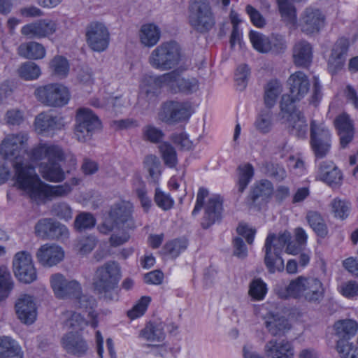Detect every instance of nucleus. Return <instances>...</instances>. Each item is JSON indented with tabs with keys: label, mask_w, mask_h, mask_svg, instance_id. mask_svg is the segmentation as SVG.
I'll return each instance as SVG.
<instances>
[{
	"label": "nucleus",
	"mask_w": 358,
	"mask_h": 358,
	"mask_svg": "<svg viewBox=\"0 0 358 358\" xmlns=\"http://www.w3.org/2000/svg\"><path fill=\"white\" fill-rule=\"evenodd\" d=\"M27 139L26 134H12L8 136L1 144V155L13 162L15 171V186L38 203L69 195L72 191L70 184L65 182L59 185H50L40 179L35 168L24 158Z\"/></svg>",
	"instance_id": "nucleus-1"
},
{
	"label": "nucleus",
	"mask_w": 358,
	"mask_h": 358,
	"mask_svg": "<svg viewBox=\"0 0 358 358\" xmlns=\"http://www.w3.org/2000/svg\"><path fill=\"white\" fill-rule=\"evenodd\" d=\"M31 155L34 161L46 160L39 164V171L45 180L52 182L65 179L64 164L68 159L71 165L76 163L73 155L66 154L59 145L52 143L38 144L32 149Z\"/></svg>",
	"instance_id": "nucleus-2"
},
{
	"label": "nucleus",
	"mask_w": 358,
	"mask_h": 358,
	"mask_svg": "<svg viewBox=\"0 0 358 358\" xmlns=\"http://www.w3.org/2000/svg\"><path fill=\"white\" fill-rule=\"evenodd\" d=\"M285 245V252L292 255H298L306 248L295 241H291V234L287 231L278 236L270 234L266 237L264 247V264L269 273H274L284 270V260L281 253Z\"/></svg>",
	"instance_id": "nucleus-3"
},
{
	"label": "nucleus",
	"mask_w": 358,
	"mask_h": 358,
	"mask_svg": "<svg viewBox=\"0 0 358 358\" xmlns=\"http://www.w3.org/2000/svg\"><path fill=\"white\" fill-rule=\"evenodd\" d=\"M169 87L173 92L191 94L199 88V82L194 78H185L178 70H173L158 76L145 78L141 85V94L154 96L157 89Z\"/></svg>",
	"instance_id": "nucleus-4"
},
{
	"label": "nucleus",
	"mask_w": 358,
	"mask_h": 358,
	"mask_svg": "<svg viewBox=\"0 0 358 358\" xmlns=\"http://www.w3.org/2000/svg\"><path fill=\"white\" fill-rule=\"evenodd\" d=\"M275 290L280 299H304L311 303H319L324 296L323 285L319 279L303 275L290 280L287 286L276 287Z\"/></svg>",
	"instance_id": "nucleus-5"
},
{
	"label": "nucleus",
	"mask_w": 358,
	"mask_h": 358,
	"mask_svg": "<svg viewBox=\"0 0 358 358\" xmlns=\"http://www.w3.org/2000/svg\"><path fill=\"white\" fill-rule=\"evenodd\" d=\"M121 278L120 267L115 261H108L96 268L93 278L94 292L106 301H117L118 285Z\"/></svg>",
	"instance_id": "nucleus-6"
},
{
	"label": "nucleus",
	"mask_w": 358,
	"mask_h": 358,
	"mask_svg": "<svg viewBox=\"0 0 358 358\" xmlns=\"http://www.w3.org/2000/svg\"><path fill=\"white\" fill-rule=\"evenodd\" d=\"M133 206L129 202L121 201L114 204L109 211V217L98 226L99 231L108 235L113 229L126 228L134 229L135 222L132 217Z\"/></svg>",
	"instance_id": "nucleus-7"
},
{
	"label": "nucleus",
	"mask_w": 358,
	"mask_h": 358,
	"mask_svg": "<svg viewBox=\"0 0 358 358\" xmlns=\"http://www.w3.org/2000/svg\"><path fill=\"white\" fill-rule=\"evenodd\" d=\"M180 60V48L175 41L162 43L151 52L148 57L150 65L162 71L176 68Z\"/></svg>",
	"instance_id": "nucleus-8"
},
{
	"label": "nucleus",
	"mask_w": 358,
	"mask_h": 358,
	"mask_svg": "<svg viewBox=\"0 0 358 358\" xmlns=\"http://www.w3.org/2000/svg\"><path fill=\"white\" fill-rule=\"evenodd\" d=\"M189 23L194 31L200 34H206L215 27V18L208 0H192Z\"/></svg>",
	"instance_id": "nucleus-9"
},
{
	"label": "nucleus",
	"mask_w": 358,
	"mask_h": 358,
	"mask_svg": "<svg viewBox=\"0 0 358 358\" xmlns=\"http://www.w3.org/2000/svg\"><path fill=\"white\" fill-rule=\"evenodd\" d=\"M34 94L44 106L54 108L66 106L71 99L69 90L60 83H49L39 86L35 90Z\"/></svg>",
	"instance_id": "nucleus-10"
},
{
	"label": "nucleus",
	"mask_w": 358,
	"mask_h": 358,
	"mask_svg": "<svg viewBox=\"0 0 358 358\" xmlns=\"http://www.w3.org/2000/svg\"><path fill=\"white\" fill-rule=\"evenodd\" d=\"M310 131V147L315 158L326 157L330 153L332 145V135L330 130L324 124L312 120Z\"/></svg>",
	"instance_id": "nucleus-11"
},
{
	"label": "nucleus",
	"mask_w": 358,
	"mask_h": 358,
	"mask_svg": "<svg viewBox=\"0 0 358 358\" xmlns=\"http://www.w3.org/2000/svg\"><path fill=\"white\" fill-rule=\"evenodd\" d=\"M76 121L74 134L80 142L87 141L96 131L101 129V122L98 116L89 108L78 109Z\"/></svg>",
	"instance_id": "nucleus-12"
},
{
	"label": "nucleus",
	"mask_w": 358,
	"mask_h": 358,
	"mask_svg": "<svg viewBox=\"0 0 358 358\" xmlns=\"http://www.w3.org/2000/svg\"><path fill=\"white\" fill-rule=\"evenodd\" d=\"M192 115L189 102L169 101L163 103L158 113L159 119L167 124L187 120Z\"/></svg>",
	"instance_id": "nucleus-13"
},
{
	"label": "nucleus",
	"mask_w": 358,
	"mask_h": 358,
	"mask_svg": "<svg viewBox=\"0 0 358 358\" xmlns=\"http://www.w3.org/2000/svg\"><path fill=\"white\" fill-rule=\"evenodd\" d=\"M50 282L55 296L58 299H73L81 294L80 283L76 280L66 279L60 273L52 274L50 278Z\"/></svg>",
	"instance_id": "nucleus-14"
},
{
	"label": "nucleus",
	"mask_w": 358,
	"mask_h": 358,
	"mask_svg": "<svg viewBox=\"0 0 358 358\" xmlns=\"http://www.w3.org/2000/svg\"><path fill=\"white\" fill-rule=\"evenodd\" d=\"M36 236L42 239H62L69 238L67 227L51 218H43L35 225Z\"/></svg>",
	"instance_id": "nucleus-15"
},
{
	"label": "nucleus",
	"mask_w": 358,
	"mask_h": 358,
	"mask_svg": "<svg viewBox=\"0 0 358 358\" xmlns=\"http://www.w3.org/2000/svg\"><path fill=\"white\" fill-rule=\"evenodd\" d=\"M85 37L88 46L94 51L103 52L108 46L110 34L102 23H90L86 28Z\"/></svg>",
	"instance_id": "nucleus-16"
},
{
	"label": "nucleus",
	"mask_w": 358,
	"mask_h": 358,
	"mask_svg": "<svg viewBox=\"0 0 358 358\" xmlns=\"http://www.w3.org/2000/svg\"><path fill=\"white\" fill-rule=\"evenodd\" d=\"M57 29V21L51 19H41L23 26L21 33L30 38H50Z\"/></svg>",
	"instance_id": "nucleus-17"
},
{
	"label": "nucleus",
	"mask_w": 358,
	"mask_h": 358,
	"mask_svg": "<svg viewBox=\"0 0 358 358\" xmlns=\"http://www.w3.org/2000/svg\"><path fill=\"white\" fill-rule=\"evenodd\" d=\"M349 41L346 38H341L333 45L328 60V69L331 74H335L343 69L345 64Z\"/></svg>",
	"instance_id": "nucleus-18"
},
{
	"label": "nucleus",
	"mask_w": 358,
	"mask_h": 358,
	"mask_svg": "<svg viewBox=\"0 0 358 358\" xmlns=\"http://www.w3.org/2000/svg\"><path fill=\"white\" fill-rule=\"evenodd\" d=\"M36 257L38 262L43 266L52 267L63 260L64 252L57 245L46 243L38 249Z\"/></svg>",
	"instance_id": "nucleus-19"
},
{
	"label": "nucleus",
	"mask_w": 358,
	"mask_h": 358,
	"mask_svg": "<svg viewBox=\"0 0 358 358\" xmlns=\"http://www.w3.org/2000/svg\"><path fill=\"white\" fill-rule=\"evenodd\" d=\"M15 311L22 322L27 324L34 323L37 316V308L33 296L21 295L15 303Z\"/></svg>",
	"instance_id": "nucleus-20"
},
{
	"label": "nucleus",
	"mask_w": 358,
	"mask_h": 358,
	"mask_svg": "<svg viewBox=\"0 0 358 358\" xmlns=\"http://www.w3.org/2000/svg\"><path fill=\"white\" fill-rule=\"evenodd\" d=\"M324 22V16L321 11L311 7L305 9L300 19L301 30L307 34L318 32Z\"/></svg>",
	"instance_id": "nucleus-21"
},
{
	"label": "nucleus",
	"mask_w": 358,
	"mask_h": 358,
	"mask_svg": "<svg viewBox=\"0 0 358 358\" xmlns=\"http://www.w3.org/2000/svg\"><path fill=\"white\" fill-rule=\"evenodd\" d=\"M222 211V200L219 195H213L205 206V211L201 219V225L203 229H208L221 219Z\"/></svg>",
	"instance_id": "nucleus-22"
},
{
	"label": "nucleus",
	"mask_w": 358,
	"mask_h": 358,
	"mask_svg": "<svg viewBox=\"0 0 358 358\" xmlns=\"http://www.w3.org/2000/svg\"><path fill=\"white\" fill-rule=\"evenodd\" d=\"M315 178L331 187L340 185L343 180L341 170L331 161H325L320 164Z\"/></svg>",
	"instance_id": "nucleus-23"
},
{
	"label": "nucleus",
	"mask_w": 358,
	"mask_h": 358,
	"mask_svg": "<svg viewBox=\"0 0 358 358\" xmlns=\"http://www.w3.org/2000/svg\"><path fill=\"white\" fill-rule=\"evenodd\" d=\"M268 358H294V348L286 340L271 339L264 346Z\"/></svg>",
	"instance_id": "nucleus-24"
},
{
	"label": "nucleus",
	"mask_w": 358,
	"mask_h": 358,
	"mask_svg": "<svg viewBox=\"0 0 358 358\" xmlns=\"http://www.w3.org/2000/svg\"><path fill=\"white\" fill-rule=\"evenodd\" d=\"M334 124L340 138L341 146L345 148L354 138L353 121L348 114L343 113L335 119Z\"/></svg>",
	"instance_id": "nucleus-25"
},
{
	"label": "nucleus",
	"mask_w": 358,
	"mask_h": 358,
	"mask_svg": "<svg viewBox=\"0 0 358 358\" xmlns=\"http://www.w3.org/2000/svg\"><path fill=\"white\" fill-rule=\"evenodd\" d=\"M62 343L68 353L78 357L85 355L89 350L87 341L83 337L73 332L65 334L62 339Z\"/></svg>",
	"instance_id": "nucleus-26"
},
{
	"label": "nucleus",
	"mask_w": 358,
	"mask_h": 358,
	"mask_svg": "<svg viewBox=\"0 0 358 358\" xmlns=\"http://www.w3.org/2000/svg\"><path fill=\"white\" fill-rule=\"evenodd\" d=\"M35 128L39 133L61 130L64 127L63 118L50 113H41L35 118Z\"/></svg>",
	"instance_id": "nucleus-27"
},
{
	"label": "nucleus",
	"mask_w": 358,
	"mask_h": 358,
	"mask_svg": "<svg viewBox=\"0 0 358 358\" xmlns=\"http://www.w3.org/2000/svg\"><path fill=\"white\" fill-rule=\"evenodd\" d=\"M289 92L293 99L301 100L309 92L310 82L306 75L302 71L292 74L287 80Z\"/></svg>",
	"instance_id": "nucleus-28"
},
{
	"label": "nucleus",
	"mask_w": 358,
	"mask_h": 358,
	"mask_svg": "<svg viewBox=\"0 0 358 358\" xmlns=\"http://www.w3.org/2000/svg\"><path fill=\"white\" fill-rule=\"evenodd\" d=\"M264 320L267 331L273 336H281L290 329L288 320L278 314L269 313Z\"/></svg>",
	"instance_id": "nucleus-29"
},
{
	"label": "nucleus",
	"mask_w": 358,
	"mask_h": 358,
	"mask_svg": "<svg viewBox=\"0 0 358 358\" xmlns=\"http://www.w3.org/2000/svg\"><path fill=\"white\" fill-rule=\"evenodd\" d=\"M358 330V322L352 319L338 320L333 325L334 334L338 338V341L349 340L353 337Z\"/></svg>",
	"instance_id": "nucleus-30"
},
{
	"label": "nucleus",
	"mask_w": 358,
	"mask_h": 358,
	"mask_svg": "<svg viewBox=\"0 0 358 358\" xmlns=\"http://www.w3.org/2000/svg\"><path fill=\"white\" fill-rule=\"evenodd\" d=\"M294 63L296 66L307 68L312 62L311 45L306 41H298L293 49Z\"/></svg>",
	"instance_id": "nucleus-31"
},
{
	"label": "nucleus",
	"mask_w": 358,
	"mask_h": 358,
	"mask_svg": "<svg viewBox=\"0 0 358 358\" xmlns=\"http://www.w3.org/2000/svg\"><path fill=\"white\" fill-rule=\"evenodd\" d=\"M282 119L287 123L288 127L291 128L292 134L302 138L306 136L308 124L304 115L300 110L294 111L289 116Z\"/></svg>",
	"instance_id": "nucleus-32"
},
{
	"label": "nucleus",
	"mask_w": 358,
	"mask_h": 358,
	"mask_svg": "<svg viewBox=\"0 0 358 358\" xmlns=\"http://www.w3.org/2000/svg\"><path fill=\"white\" fill-rule=\"evenodd\" d=\"M140 42L146 47L155 45L160 39L161 31L154 24L148 23L143 24L138 33Z\"/></svg>",
	"instance_id": "nucleus-33"
},
{
	"label": "nucleus",
	"mask_w": 358,
	"mask_h": 358,
	"mask_svg": "<svg viewBox=\"0 0 358 358\" xmlns=\"http://www.w3.org/2000/svg\"><path fill=\"white\" fill-rule=\"evenodd\" d=\"M18 55L29 59H41L45 56L44 46L35 41L23 43L17 48Z\"/></svg>",
	"instance_id": "nucleus-34"
},
{
	"label": "nucleus",
	"mask_w": 358,
	"mask_h": 358,
	"mask_svg": "<svg viewBox=\"0 0 358 358\" xmlns=\"http://www.w3.org/2000/svg\"><path fill=\"white\" fill-rule=\"evenodd\" d=\"M140 336L150 342H159L165 338L164 324L162 322H150L141 331Z\"/></svg>",
	"instance_id": "nucleus-35"
},
{
	"label": "nucleus",
	"mask_w": 358,
	"mask_h": 358,
	"mask_svg": "<svg viewBox=\"0 0 358 358\" xmlns=\"http://www.w3.org/2000/svg\"><path fill=\"white\" fill-rule=\"evenodd\" d=\"M1 358H23V352L18 343L10 337L0 338Z\"/></svg>",
	"instance_id": "nucleus-36"
},
{
	"label": "nucleus",
	"mask_w": 358,
	"mask_h": 358,
	"mask_svg": "<svg viewBox=\"0 0 358 358\" xmlns=\"http://www.w3.org/2000/svg\"><path fill=\"white\" fill-rule=\"evenodd\" d=\"M282 92V85L278 80L268 81L264 87V102L266 108H273Z\"/></svg>",
	"instance_id": "nucleus-37"
},
{
	"label": "nucleus",
	"mask_w": 358,
	"mask_h": 358,
	"mask_svg": "<svg viewBox=\"0 0 358 358\" xmlns=\"http://www.w3.org/2000/svg\"><path fill=\"white\" fill-rule=\"evenodd\" d=\"M237 173L238 180L236 186L238 192L243 193L254 176V167L250 163L240 164L237 168Z\"/></svg>",
	"instance_id": "nucleus-38"
},
{
	"label": "nucleus",
	"mask_w": 358,
	"mask_h": 358,
	"mask_svg": "<svg viewBox=\"0 0 358 358\" xmlns=\"http://www.w3.org/2000/svg\"><path fill=\"white\" fill-rule=\"evenodd\" d=\"M308 223L315 233L321 238H325L328 234V229L321 215L316 211H309L306 215Z\"/></svg>",
	"instance_id": "nucleus-39"
},
{
	"label": "nucleus",
	"mask_w": 358,
	"mask_h": 358,
	"mask_svg": "<svg viewBox=\"0 0 358 358\" xmlns=\"http://www.w3.org/2000/svg\"><path fill=\"white\" fill-rule=\"evenodd\" d=\"M279 13L283 21L294 25L296 23V10L291 0H276Z\"/></svg>",
	"instance_id": "nucleus-40"
},
{
	"label": "nucleus",
	"mask_w": 358,
	"mask_h": 358,
	"mask_svg": "<svg viewBox=\"0 0 358 358\" xmlns=\"http://www.w3.org/2000/svg\"><path fill=\"white\" fill-rule=\"evenodd\" d=\"M273 113L269 108L262 109L257 115L254 125L262 134H267L272 129Z\"/></svg>",
	"instance_id": "nucleus-41"
},
{
	"label": "nucleus",
	"mask_w": 358,
	"mask_h": 358,
	"mask_svg": "<svg viewBox=\"0 0 358 358\" xmlns=\"http://www.w3.org/2000/svg\"><path fill=\"white\" fill-rule=\"evenodd\" d=\"M250 40L255 50L259 52L266 53L271 50V42L265 35L256 31H250Z\"/></svg>",
	"instance_id": "nucleus-42"
},
{
	"label": "nucleus",
	"mask_w": 358,
	"mask_h": 358,
	"mask_svg": "<svg viewBox=\"0 0 358 358\" xmlns=\"http://www.w3.org/2000/svg\"><path fill=\"white\" fill-rule=\"evenodd\" d=\"M159 150L164 164L169 168H175L178 164L176 149L170 143L163 142L159 145Z\"/></svg>",
	"instance_id": "nucleus-43"
},
{
	"label": "nucleus",
	"mask_w": 358,
	"mask_h": 358,
	"mask_svg": "<svg viewBox=\"0 0 358 358\" xmlns=\"http://www.w3.org/2000/svg\"><path fill=\"white\" fill-rule=\"evenodd\" d=\"M13 288V281L8 268L0 266V301L8 297Z\"/></svg>",
	"instance_id": "nucleus-44"
},
{
	"label": "nucleus",
	"mask_w": 358,
	"mask_h": 358,
	"mask_svg": "<svg viewBox=\"0 0 358 358\" xmlns=\"http://www.w3.org/2000/svg\"><path fill=\"white\" fill-rule=\"evenodd\" d=\"M49 66L52 73L59 78L66 77L69 71L68 60L61 55L55 56L50 61Z\"/></svg>",
	"instance_id": "nucleus-45"
},
{
	"label": "nucleus",
	"mask_w": 358,
	"mask_h": 358,
	"mask_svg": "<svg viewBox=\"0 0 358 358\" xmlns=\"http://www.w3.org/2000/svg\"><path fill=\"white\" fill-rule=\"evenodd\" d=\"M330 207L331 212L334 217L341 220H345L348 217L351 208L350 203L348 201L338 198H335L331 201Z\"/></svg>",
	"instance_id": "nucleus-46"
},
{
	"label": "nucleus",
	"mask_w": 358,
	"mask_h": 358,
	"mask_svg": "<svg viewBox=\"0 0 358 358\" xmlns=\"http://www.w3.org/2000/svg\"><path fill=\"white\" fill-rule=\"evenodd\" d=\"M267 285L261 278L253 279L249 285L248 294L254 301H262L267 293Z\"/></svg>",
	"instance_id": "nucleus-47"
},
{
	"label": "nucleus",
	"mask_w": 358,
	"mask_h": 358,
	"mask_svg": "<svg viewBox=\"0 0 358 358\" xmlns=\"http://www.w3.org/2000/svg\"><path fill=\"white\" fill-rule=\"evenodd\" d=\"M20 78L26 80L37 79L41 75L40 67L32 62L23 63L18 69Z\"/></svg>",
	"instance_id": "nucleus-48"
},
{
	"label": "nucleus",
	"mask_w": 358,
	"mask_h": 358,
	"mask_svg": "<svg viewBox=\"0 0 358 358\" xmlns=\"http://www.w3.org/2000/svg\"><path fill=\"white\" fill-rule=\"evenodd\" d=\"M143 164L152 180L154 182L157 181L161 175V164L157 157L154 155H147L144 159Z\"/></svg>",
	"instance_id": "nucleus-49"
},
{
	"label": "nucleus",
	"mask_w": 358,
	"mask_h": 358,
	"mask_svg": "<svg viewBox=\"0 0 358 358\" xmlns=\"http://www.w3.org/2000/svg\"><path fill=\"white\" fill-rule=\"evenodd\" d=\"M34 264L31 254L27 251L17 252L13 260L14 273L19 272Z\"/></svg>",
	"instance_id": "nucleus-50"
},
{
	"label": "nucleus",
	"mask_w": 358,
	"mask_h": 358,
	"mask_svg": "<svg viewBox=\"0 0 358 358\" xmlns=\"http://www.w3.org/2000/svg\"><path fill=\"white\" fill-rule=\"evenodd\" d=\"M336 348L341 358H358V348L353 343L337 341Z\"/></svg>",
	"instance_id": "nucleus-51"
},
{
	"label": "nucleus",
	"mask_w": 358,
	"mask_h": 358,
	"mask_svg": "<svg viewBox=\"0 0 358 358\" xmlns=\"http://www.w3.org/2000/svg\"><path fill=\"white\" fill-rule=\"evenodd\" d=\"M96 219L90 213L83 212L78 215L74 222L75 228L78 231L90 229L95 226Z\"/></svg>",
	"instance_id": "nucleus-52"
},
{
	"label": "nucleus",
	"mask_w": 358,
	"mask_h": 358,
	"mask_svg": "<svg viewBox=\"0 0 358 358\" xmlns=\"http://www.w3.org/2000/svg\"><path fill=\"white\" fill-rule=\"evenodd\" d=\"M128 229L122 228V229H113L110 233L109 244L113 248H117L127 243L130 239V234H129Z\"/></svg>",
	"instance_id": "nucleus-53"
},
{
	"label": "nucleus",
	"mask_w": 358,
	"mask_h": 358,
	"mask_svg": "<svg viewBox=\"0 0 358 358\" xmlns=\"http://www.w3.org/2000/svg\"><path fill=\"white\" fill-rule=\"evenodd\" d=\"M143 138L144 140L152 143H157L164 137L163 131L152 124L145 126L142 129Z\"/></svg>",
	"instance_id": "nucleus-54"
},
{
	"label": "nucleus",
	"mask_w": 358,
	"mask_h": 358,
	"mask_svg": "<svg viewBox=\"0 0 358 358\" xmlns=\"http://www.w3.org/2000/svg\"><path fill=\"white\" fill-rule=\"evenodd\" d=\"M150 301L151 298L150 296H142L136 304L127 312V316L131 320L142 316L145 313Z\"/></svg>",
	"instance_id": "nucleus-55"
},
{
	"label": "nucleus",
	"mask_w": 358,
	"mask_h": 358,
	"mask_svg": "<svg viewBox=\"0 0 358 358\" xmlns=\"http://www.w3.org/2000/svg\"><path fill=\"white\" fill-rule=\"evenodd\" d=\"M187 241L182 239H175L166 243L164 250L173 257H178L187 248Z\"/></svg>",
	"instance_id": "nucleus-56"
},
{
	"label": "nucleus",
	"mask_w": 358,
	"mask_h": 358,
	"mask_svg": "<svg viewBox=\"0 0 358 358\" xmlns=\"http://www.w3.org/2000/svg\"><path fill=\"white\" fill-rule=\"evenodd\" d=\"M273 192V185L267 180H262L253 189L252 198L254 200L259 197L267 198L271 195Z\"/></svg>",
	"instance_id": "nucleus-57"
},
{
	"label": "nucleus",
	"mask_w": 358,
	"mask_h": 358,
	"mask_svg": "<svg viewBox=\"0 0 358 358\" xmlns=\"http://www.w3.org/2000/svg\"><path fill=\"white\" fill-rule=\"evenodd\" d=\"M87 324V322L84 317L78 313H73L65 322V326L69 329H71L76 332L82 330Z\"/></svg>",
	"instance_id": "nucleus-58"
},
{
	"label": "nucleus",
	"mask_w": 358,
	"mask_h": 358,
	"mask_svg": "<svg viewBox=\"0 0 358 358\" xmlns=\"http://www.w3.org/2000/svg\"><path fill=\"white\" fill-rule=\"evenodd\" d=\"M296 101V99H293L291 94L282 95L280 101L282 119L285 118L287 116H289V115L294 113V111L299 110L295 108L294 104Z\"/></svg>",
	"instance_id": "nucleus-59"
},
{
	"label": "nucleus",
	"mask_w": 358,
	"mask_h": 358,
	"mask_svg": "<svg viewBox=\"0 0 358 358\" xmlns=\"http://www.w3.org/2000/svg\"><path fill=\"white\" fill-rule=\"evenodd\" d=\"M155 201L156 204L164 210L171 209L174 203V201L171 196L164 193L159 189H156L155 190Z\"/></svg>",
	"instance_id": "nucleus-60"
},
{
	"label": "nucleus",
	"mask_w": 358,
	"mask_h": 358,
	"mask_svg": "<svg viewBox=\"0 0 358 358\" xmlns=\"http://www.w3.org/2000/svg\"><path fill=\"white\" fill-rule=\"evenodd\" d=\"M245 12L249 15L252 24L257 28H263L266 22L263 15L252 6L248 4L245 7Z\"/></svg>",
	"instance_id": "nucleus-61"
},
{
	"label": "nucleus",
	"mask_w": 358,
	"mask_h": 358,
	"mask_svg": "<svg viewBox=\"0 0 358 358\" xmlns=\"http://www.w3.org/2000/svg\"><path fill=\"white\" fill-rule=\"evenodd\" d=\"M52 211L59 219L68 221L72 218V210L66 203L60 202L54 204Z\"/></svg>",
	"instance_id": "nucleus-62"
},
{
	"label": "nucleus",
	"mask_w": 358,
	"mask_h": 358,
	"mask_svg": "<svg viewBox=\"0 0 358 358\" xmlns=\"http://www.w3.org/2000/svg\"><path fill=\"white\" fill-rule=\"evenodd\" d=\"M15 275L20 282L27 284L34 282L37 278L36 270L34 264L19 272H16Z\"/></svg>",
	"instance_id": "nucleus-63"
},
{
	"label": "nucleus",
	"mask_w": 358,
	"mask_h": 358,
	"mask_svg": "<svg viewBox=\"0 0 358 358\" xmlns=\"http://www.w3.org/2000/svg\"><path fill=\"white\" fill-rule=\"evenodd\" d=\"M96 239L93 236L80 238L77 243V248L82 255L90 253L96 246Z\"/></svg>",
	"instance_id": "nucleus-64"
}]
</instances>
